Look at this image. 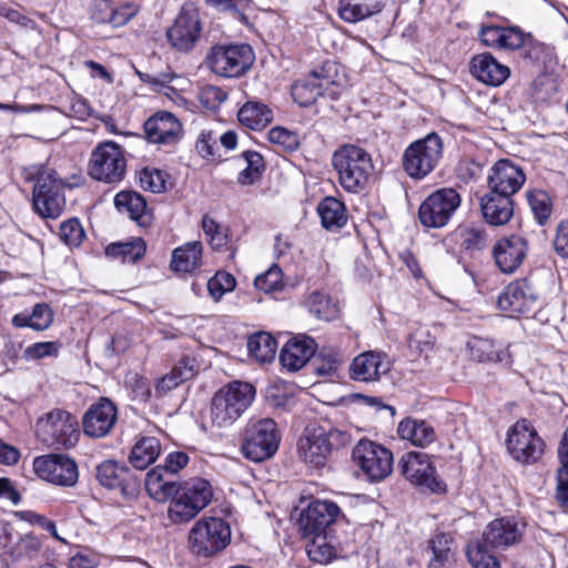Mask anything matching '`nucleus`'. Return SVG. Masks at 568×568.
<instances>
[{"label": "nucleus", "instance_id": "f257e3e1", "mask_svg": "<svg viewBox=\"0 0 568 568\" xmlns=\"http://www.w3.org/2000/svg\"><path fill=\"white\" fill-rule=\"evenodd\" d=\"M332 165L337 172L339 185L348 193L364 191L374 172L371 154L353 144L338 148L332 156Z\"/></svg>", "mask_w": 568, "mask_h": 568}, {"label": "nucleus", "instance_id": "f03ea898", "mask_svg": "<svg viewBox=\"0 0 568 568\" xmlns=\"http://www.w3.org/2000/svg\"><path fill=\"white\" fill-rule=\"evenodd\" d=\"M37 439L48 448L71 449L80 438L77 417L63 408H52L40 415L34 424Z\"/></svg>", "mask_w": 568, "mask_h": 568}, {"label": "nucleus", "instance_id": "7ed1b4c3", "mask_svg": "<svg viewBox=\"0 0 568 568\" xmlns=\"http://www.w3.org/2000/svg\"><path fill=\"white\" fill-rule=\"evenodd\" d=\"M145 489L150 497L158 501L169 500L172 494H181L185 500L204 509L212 500L213 490L210 483L202 478H193L183 484H176L163 478L161 469H151L145 477Z\"/></svg>", "mask_w": 568, "mask_h": 568}, {"label": "nucleus", "instance_id": "20e7f679", "mask_svg": "<svg viewBox=\"0 0 568 568\" xmlns=\"http://www.w3.org/2000/svg\"><path fill=\"white\" fill-rule=\"evenodd\" d=\"M231 527L220 517L197 519L187 534V549L197 558H212L231 542Z\"/></svg>", "mask_w": 568, "mask_h": 568}, {"label": "nucleus", "instance_id": "39448f33", "mask_svg": "<svg viewBox=\"0 0 568 568\" xmlns=\"http://www.w3.org/2000/svg\"><path fill=\"white\" fill-rule=\"evenodd\" d=\"M254 387L246 382H233L219 389L211 402V422L219 428L233 425L252 404Z\"/></svg>", "mask_w": 568, "mask_h": 568}, {"label": "nucleus", "instance_id": "423d86ee", "mask_svg": "<svg viewBox=\"0 0 568 568\" xmlns=\"http://www.w3.org/2000/svg\"><path fill=\"white\" fill-rule=\"evenodd\" d=\"M443 150V140L434 132L410 143L402 158L404 171L415 180L424 179L438 165Z\"/></svg>", "mask_w": 568, "mask_h": 568}, {"label": "nucleus", "instance_id": "0eeeda50", "mask_svg": "<svg viewBox=\"0 0 568 568\" xmlns=\"http://www.w3.org/2000/svg\"><path fill=\"white\" fill-rule=\"evenodd\" d=\"M348 442L349 435L336 428L306 429V434L298 440V454L306 463L321 467L333 449L344 447Z\"/></svg>", "mask_w": 568, "mask_h": 568}, {"label": "nucleus", "instance_id": "6e6552de", "mask_svg": "<svg viewBox=\"0 0 568 568\" xmlns=\"http://www.w3.org/2000/svg\"><path fill=\"white\" fill-rule=\"evenodd\" d=\"M280 435L271 418L260 419L248 426L242 444L243 455L255 463L272 457L278 449Z\"/></svg>", "mask_w": 568, "mask_h": 568}, {"label": "nucleus", "instance_id": "1a4fd4ad", "mask_svg": "<svg viewBox=\"0 0 568 568\" xmlns=\"http://www.w3.org/2000/svg\"><path fill=\"white\" fill-rule=\"evenodd\" d=\"M254 62L250 45H216L206 57L207 67L217 75L235 78L242 75Z\"/></svg>", "mask_w": 568, "mask_h": 568}, {"label": "nucleus", "instance_id": "9d476101", "mask_svg": "<svg viewBox=\"0 0 568 568\" xmlns=\"http://www.w3.org/2000/svg\"><path fill=\"white\" fill-rule=\"evenodd\" d=\"M126 161L123 150L113 141L100 143L92 152L89 174L105 183H118L125 174Z\"/></svg>", "mask_w": 568, "mask_h": 568}, {"label": "nucleus", "instance_id": "9b49d317", "mask_svg": "<svg viewBox=\"0 0 568 568\" xmlns=\"http://www.w3.org/2000/svg\"><path fill=\"white\" fill-rule=\"evenodd\" d=\"M462 199L452 187L439 189L429 194L420 204L418 219L425 227L440 229L448 224L460 206Z\"/></svg>", "mask_w": 568, "mask_h": 568}, {"label": "nucleus", "instance_id": "f8f14e48", "mask_svg": "<svg viewBox=\"0 0 568 568\" xmlns=\"http://www.w3.org/2000/svg\"><path fill=\"white\" fill-rule=\"evenodd\" d=\"M354 463L371 481H381L393 470V454L368 439L359 440L352 453Z\"/></svg>", "mask_w": 568, "mask_h": 568}, {"label": "nucleus", "instance_id": "ddd939ff", "mask_svg": "<svg viewBox=\"0 0 568 568\" xmlns=\"http://www.w3.org/2000/svg\"><path fill=\"white\" fill-rule=\"evenodd\" d=\"M399 468L403 476L424 491L442 493L445 484L439 480L430 457L420 452H409L402 456Z\"/></svg>", "mask_w": 568, "mask_h": 568}, {"label": "nucleus", "instance_id": "4468645a", "mask_svg": "<svg viewBox=\"0 0 568 568\" xmlns=\"http://www.w3.org/2000/svg\"><path fill=\"white\" fill-rule=\"evenodd\" d=\"M507 449L523 464L537 462L544 454L545 443L526 419L518 420L508 432Z\"/></svg>", "mask_w": 568, "mask_h": 568}, {"label": "nucleus", "instance_id": "2eb2a0df", "mask_svg": "<svg viewBox=\"0 0 568 568\" xmlns=\"http://www.w3.org/2000/svg\"><path fill=\"white\" fill-rule=\"evenodd\" d=\"M33 470L39 478L63 487L74 486L79 478L77 463L63 454L37 457L33 460Z\"/></svg>", "mask_w": 568, "mask_h": 568}, {"label": "nucleus", "instance_id": "dca6fc26", "mask_svg": "<svg viewBox=\"0 0 568 568\" xmlns=\"http://www.w3.org/2000/svg\"><path fill=\"white\" fill-rule=\"evenodd\" d=\"M95 477L108 489H119L124 497L139 493L140 481L129 467L114 460H104L97 466Z\"/></svg>", "mask_w": 568, "mask_h": 568}, {"label": "nucleus", "instance_id": "f3484780", "mask_svg": "<svg viewBox=\"0 0 568 568\" xmlns=\"http://www.w3.org/2000/svg\"><path fill=\"white\" fill-rule=\"evenodd\" d=\"M338 514L339 508L333 501H312L300 515V530L305 538L315 534H325L326 529L336 520Z\"/></svg>", "mask_w": 568, "mask_h": 568}, {"label": "nucleus", "instance_id": "a211bd4d", "mask_svg": "<svg viewBox=\"0 0 568 568\" xmlns=\"http://www.w3.org/2000/svg\"><path fill=\"white\" fill-rule=\"evenodd\" d=\"M526 181L523 169L508 159L497 161L487 176L489 191L511 196Z\"/></svg>", "mask_w": 568, "mask_h": 568}, {"label": "nucleus", "instance_id": "6ab92c4d", "mask_svg": "<svg viewBox=\"0 0 568 568\" xmlns=\"http://www.w3.org/2000/svg\"><path fill=\"white\" fill-rule=\"evenodd\" d=\"M536 294L527 280H518L508 284L498 297V307L517 316L529 313L536 304Z\"/></svg>", "mask_w": 568, "mask_h": 568}, {"label": "nucleus", "instance_id": "aec40b11", "mask_svg": "<svg viewBox=\"0 0 568 568\" xmlns=\"http://www.w3.org/2000/svg\"><path fill=\"white\" fill-rule=\"evenodd\" d=\"M528 251L526 239L510 235L499 239L493 247V256L498 268L506 274L514 273L524 262Z\"/></svg>", "mask_w": 568, "mask_h": 568}, {"label": "nucleus", "instance_id": "412c9836", "mask_svg": "<svg viewBox=\"0 0 568 568\" xmlns=\"http://www.w3.org/2000/svg\"><path fill=\"white\" fill-rule=\"evenodd\" d=\"M526 525L514 517H501L490 521L483 531L481 539L493 548L506 549L518 544Z\"/></svg>", "mask_w": 568, "mask_h": 568}, {"label": "nucleus", "instance_id": "4be33fe9", "mask_svg": "<svg viewBox=\"0 0 568 568\" xmlns=\"http://www.w3.org/2000/svg\"><path fill=\"white\" fill-rule=\"evenodd\" d=\"M116 422V407L108 398H101L83 416V432L93 438L104 437Z\"/></svg>", "mask_w": 568, "mask_h": 568}, {"label": "nucleus", "instance_id": "5701e85b", "mask_svg": "<svg viewBox=\"0 0 568 568\" xmlns=\"http://www.w3.org/2000/svg\"><path fill=\"white\" fill-rule=\"evenodd\" d=\"M390 364L386 359V355L367 351L357 355L349 365V376L357 382L371 383L379 381V378L388 373Z\"/></svg>", "mask_w": 568, "mask_h": 568}, {"label": "nucleus", "instance_id": "b1692460", "mask_svg": "<svg viewBox=\"0 0 568 568\" xmlns=\"http://www.w3.org/2000/svg\"><path fill=\"white\" fill-rule=\"evenodd\" d=\"M201 23L196 11H182L168 30L170 43L181 51L190 50L197 41Z\"/></svg>", "mask_w": 568, "mask_h": 568}, {"label": "nucleus", "instance_id": "393cba45", "mask_svg": "<svg viewBox=\"0 0 568 568\" xmlns=\"http://www.w3.org/2000/svg\"><path fill=\"white\" fill-rule=\"evenodd\" d=\"M317 348L316 342L306 335H297L286 342L280 353V362L288 372L304 367Z\"/></svg>", "mask_w": 568, "mask_h": 568}, {"label": "nucleus", "instance_id": "a878e982", "mask_svg": "<svg viewBox=\"0 0 568 568\" xmlns=\"http://www.w3.org/2000/svg\"><path fill=\"white\" fill-rule=\"evenodd\" d=\"M182 125L174 114L158 112L144 123V133L149 142L171 144L178 141Z\"/></svg>", "mask_w": 568, "mask_h": 568}, {"label": "nucleus", "instance_id": "bb28decb", "mask_svg": "<svg viewBox=\"0 0 568 568\" xmlns=\"http://www.w3.org/2000/svg\"><path fill=\"white\" fill-rule=\"evenodd\" d=\"M470 72L478 81L491 87L501 85L510 75V69L490 53L475 55L470 61Z\"/></svg>", "mask_w": 568, "mask_h": 568}, {"label": "nucleus", "instance_id": "cd10ccee", "mask_svg": "<svg viewBox=\"0 0 568 568\" xmlns=\"http://www.w3.org/2000/svg\"><path fill=\"white\" fill-rule=\"evenodd\" d=\"M480 211L487 223L495 226L505 225L514 214L513 197L493 191L480 197Z\"/></svg>", "mask_w": 568, "mask_h": 568}, {"label": "nucleus", "instance_id": "c85d7f7f", "mask_svg": "<svg viewBox=\"0 0 568 568\" xmlns=\"http://www.w3.org/2000/svg\"><path fill=\"white\" fill-rule=\"evenodd\" d=\"M481 42L491 48L516 50L523 47L524 33L517 28L485 26L479 31Z\"/></svg>", "mask_w": 568, "mask_h": 568}, {"label": "nucleus", "instance_id": "c756f323", "mask_svg": "<svg viewBox=\"0 0 568 568\" xmlns=\"http://www.w3.org/2000/svg\"><path fill=\"white\" fill-rule=\"evenodd\" d=\"M196 374V362L185 356L181 358L171 369L155 382L154 390L156 397H163L180 384L191 379Z\"/></svg>", "mask_w": 568, "mask_h": 568}, {"label": "nucleus", "instance_id": "7c9ffc66", "mask_svg": "<svg viewBox=\"0 0 568 568\" xmlns=\"http://www.w3.org/2000/svg\"><path fill=\"white\" fill-rule=\"evenodd\" d=\"M332 81L322 75L318 71H313L307 78L296 81L291 89L292 98L301 106H308L323 94V89Z\"/></svg>", "mask_w": 568, "mask_h": 568}, {"label": "nucleus", "instance_id": "2f4dec72", "mask_svg": "<svg viewBox=\"0 0 568 568\" xmlns=\"http://www.w3.org/2000/svg\"><path fill=\"white\" fill-rule=\"evenodd\" d=\"M114 204L119 212L128 214L139 226L145 227L151 223V214L141 194L133 191L119 192L114 197Z\"/></svg>", "mask_w": 568, "mask_h": 568}, {"label": "nucleus", "instance_id": "473e14b6", "mask_svg": "<svg viewBox=\"0 0 568 568\" xmlns=\"http://www.w3.org/2000/svg\"><path fill=\"white\" fill-rule=\"evenodd\" d=\"M397 433L402 439L409 440L418 447H426L436 439L434 427L420 419H403L397 427Z\"/></svg>", "mask_w": 568, "mask_h": 568}, {"label": "nucleus", "instance_id": "72a5a7b5", "mask_svg": "<svg viewBox=\"0 0 568 568\" xmlns=\"http://www.w3.org/2000/svg\"><path fill=\"white\" fill-rule=\"evenodd\" d=\"M202 243L194 241L172 252L171 268L174 272L191 273L201 265Z\"/></svg>", "mask_w": 568, "mask_h": 568}, {"label": "nucleus", "instance_id": "f704fd0d", "mask_svg": "<svg viewBox=\"0 0 568 568\" xmlns=\"http://www.w3.org/2000/svg\"><path fill=\"white\" fill-rule=\"evenodd\" d=\"M161 453V444L156 437H141L132 447L130 463L134 468L143 470L153 464Z\"/></svg>", "mask_w": 568, "mask_h": 568}, {"label": "nucleus", "instance_id": "c9c22d12", "mask_svg": "<svg viewBox=\"0 0 568 568\" xmlns=\"http://www.w3.org/2000/svg\"><path fill=\"white\" fill-rule=\"evenodd\" d=\"M237 118L244 126L262 130L272 121L273 113L266 104L248 101L239 110Z\"/></svg>", "mask_w": 568, "mask_h": 568}, {"label": "nucleus", "instance_id": "e433bc0d", "mask_svg": "<svg viewBox=\"0 0 568 568\" xmlns=\"http://www.w3.org/2000/svg\"><path fill=\"white\" fill-rule=\"evenodd\" d=\"M276 349V339L270 333L257 332L247 339L250 356L261 364L271 363L275 358Z\"/></svg>", "mask_w": 568, "mask_h": 568}, {"label": "nucleus", "instance_id": "4c0bfd02", "mask_svg": "<svg viewBox=\"0 0 568 568\" xmlns=\"http://www.w3.org/2000/svg\"><path fill=\"white\" fill-rule=\"evenodd\" d=\"M41 187L38 186L37 193L32 194L33 207L42 217L55 219L60 216L65 206L63 190H51L50 193L39 195Z\"/></svg>", "mask_w": 568, "mask_h": 568}, {"label": "nucleus", "instance_id": "58836bf2", "mask_svg": "<svg viewBox=\"0 0 568 568\" xmlns=\"http://www.w3.org/2000/svg\"><path fill=\"white\" fill-rule=\"evenodd\" d=\"M317 213L325 229L343 227L347 222L344 203L333 196H327L318 203Z\"/></svg>", "mask_w": 568, "mask_h": 568}, {"label": "nucleus", "instance_id": "ea45409f", "mask_svg": "<svg viewBox=\"0 0 568 568\" xmlns=\"http://www.w3.org/2000/svg\"><path fill=\"white\" fill-rule=\"evenodd\" d=\"M42 548L41 540L33 534L19 536L16 541H11L7 550V556L12 561L33 560Z\"/></svg>", "mask_w": 568, "mask_h": 568}, {"label": "nucleus", "instance_id": "a19ab883", "mask_svg": "<svg viewBox=\"0 0 568 568\" xmlns=\"http://www.w3.org/2000/svg\"><path fill=\"white\" fill-rule=\"evenodd\" d=\"M145 253V243L141 237L126 242L111 243L105 247L108 257L120 260L122 263H134Z\"/></svg>", "mask_w": 568, "mask_h": 568}, {"label": "nucleus", "instance_id": "79ce46f5", "mask_svg": "<svg viewBox=\"0 0 568 568\" xmlns=\"http://www.w3.org/2000/svg\"><path fill=\"white\" fill-rule=\"evenodd\" d=\"M496 549L480 538L468 545L467 557L474 568H500V561L494 554Z\"/></svg>", "mask_w": 568, "mask_h": 568}, {"label": "nucleus", "instance_id": "37998d69", "mask_svg": "<svg viewBox=\"0 0 568 568\" xmlns=\"http://www.w3.org/2000/svg\"><path fill=\"white\" fill-rule=\"evenodd\" d=\"M26 180L34 181L33 192L37 193L38 186L41 187V193L39 195H43L51 192L53 190H63V184L60 179L57 178V173L54 170L45 166H31L26 171Z\"/></svg>", "mask_w": 568, "mask_h": 568}, {"label": "nucleus", "instance_id": "c03bdc74", "mask_svg": "<svg viewBox=\"0 0 568 568\" xmlns=\"http://www.w3.org/2000/svg\"><path fill=\"white\" fill-rule=\"evenodd\" d=\"M311 537V541L306 545L308 558L322 565L331 562L336 557V549L328 540L326 532L315 534Z\"/></svg>", "mask_w": 568, "mask_h": 568}, {"label": "nucleus", "instance_id": "a18cd8bd", "mask_svg": "<svg viewBox=\"0 0 568 568\" xmlns=\"http://www.w3.org/2000/svg\"><path fill=\"white\" fill-rule=\"evenodd\" d=\"M170 505L168 516L172 524H185L193 519L202 509L196 505L189 503L176 491L169 498Z\"/></svg>", "mask_w": 568, "mask_h": 568}, {"label": "nucleus", "instance_id": "49530a36", "mask_svg": "<svg viewBox=\"0 0 568 568\" xmlns=\"http://www.w3.org/2000/svg\"><path fill=\"white\" fill-rule=\"evenodd\" d=\"M468 345L473 355L479 361L508 363L509 354L507 351L497 348L491 339L475 337Z\"/></svg>", "mask_w": 568, "mask_h": 568}, {"label": "nucleus", "instance_id": "de8ad7c7", "mask_svg": "<svg viewBox=\"0 0 568 568\" xmlns=\"http://www.w3.org/2000/svg\"><path fill=\"white\" fill-rule=\"evenodd\" d=\"M307 306L318 320L332 321L337 317L338 306L327 295L313 292L307 300Z\"/></svg>", "mask_w": 568, "mask_h": 568}, {"label": "nucleus", "instance_id": "09e8293b", "mask_svg": "<svg viewBox=\"0 0 568 568\" xmlns=\"http://www.w3.org/2000/svg\"><path fill=\"white\" fill-rule=\"evenodd\" d=\"M242 158L246 166L240 172L237 181L243 185L253 184L264 169L263 158L255 151H245L242 153Z\"/></svg>", "mask_w": 568, "mask_h": 568}, {"label": "nucleus", "instance_id": "8fccbe9b", "mask_svg": "<svg viewBox=\"0 0 568 568\" xmlns=\"http://www.w3.org/2000/svg\"><path fill=\"white\" fill-rule=\"evenodd\" d=\"M527 200L535 219L540 225H544L552 211L548 193L541 190L530 191L527 193Z\"/></svg>", "mask_w": 568, "mask_h": 568}, {"label": "nucleus", "instance_id": "3c124183", "mask_svg": "<svg viewBox=\"0 0 568 568\" xmlns=\"http://www.w3.org/2000/svg\"><path fill=\"white\" fill-rule=\"evenodd\" d=\"M452 538L449 535L440 532L429 541V547L433 551V559L429 568H438L445 561H448L452 555L450 549Z\"/></svg>", "mask_w": 568, "mask_h": 568}, {"label": "nucleus", "instance_id": "603ef678", "mask_svg": "<svg viewBox=\"0 0 568 568\" xmlns=\"http://www.w3.org/2000/svg\"><path fill=\"white\" fill-rule=\"evenodd\" d=\"M59 237L65 245L77 247L83 242L85 232L78 219H69L61 223Z\"/></svg>", "mask_w": 568, "mask_h": 568}, {"label": "nucleus", "instance_id": "864d4df0", "mask_svg": "<svg viewBox=\"0 0 568 568\" xmlns=\"http://www.w3.org/2000/svg\"><path fill=\"white\" fill-rule=\"evenodd\" d=\"M436 337L426 325H418L408 336V347L417 353L433 349Z\"/></svg>", "mask_w": 568, "mask_h": 568}, {"label": "nucleus", "instance_id": "5fc2aeb1", "mask_svg": "<svg viewBox=\"0 0 568 568\" xmlns=\"http://www.w3.org/2000/svg\"><path fill=\"white\" fill-rule=\"evenodd\" d=\"M462 246L467 251H480L486 246V233L477 226H464L458 231Z\"/></svg>", "mask_w": 568, "mask_h": 568}, {"label": "nucleus", "instance_id": "6e6d98bb", "mask_svg": "<svg viewBox=\"0 0 568 568\" xmlns=\"http://www.w3.org/2000/svg\"><path fill=\"white\" fill-rule=\"evenodd\" d=\"M254 285L264 293L278 291L283 285V275L278 266H271L265 273L256 276Z\"/></svg>", "mask_w": 568, "mask_h": 568}, {"label": "nucleus", "instance_id": "4d7b16f0", "mask_svg": "<svg viewBox=\"0 0 568 568\" xmlns=\"http://www.w3.org/2000/svg\"><path fill=\"white\" fill-rule=\"evenodd\" d=\"M202 229L212 248L219 250L226 244L227 236L225 231L207 214L202 217Z\"/></svg>", "mask_w": 568, "mask_h": 568}, {"label": "nucleus", "instance_id": "13d9d810", "mask_svg": "<svg viewBox=\"0 0 568 568\" xmlns=\"http://www.w3.org/2000/svg\"><path fill=\"white\" fill-rule=\"evenodd\" d=\"M378 11V9H376ZM375 10H372L368 6L362 3H351L345 0L341 1L339 17L349 23H355L367 17H371Z\"/></svg>", "mask_w": 568, "mask_h": 568}, {"label": "nucleus", "instance_id": "bf43d9fd", "mask_svg": "<svg viewBox=\"0 0 568 568\" xmlns=\"http://www.w3.org/2000/svg\"><path fill=\"white\" fill-rule=\"evenodd\" d=\"M235 278L225 272H217L207 282V290L214 300H220L226 292L233 291Z\"/></svg>", "mask_w": 568, "mask_h": 568}, {"label": "nucleus", "instance_id": "052dcab7", "mask_svg": "<svg viewBox=\"0 0 568 568\" xmlns=\"http://www.w3.org/2000/svg\"><path fill=\"white\" fill-rule=\"evenodd\" d=\"M267 138L271 143L280 145L286 151H294L300 144L297 134L282 126L271 129Z\"/></svg>", "mask_w": 568, "mask_h": 568}, {"label": "nucleus", "instance_id": "680f3d73", "mask_svg": "<svg viewBox=\"0 0 568 568\" xmlns=\"http://www.w3.org/2000/svg\"><path fill=\"white\" fill-rule=\"evenodd\" d=\"M31 321V328L34 331H44L53 322V312L45 303L34 305L32 313L28 317Z\"/></svg>", "mask_w": 568, "mask_h": 568}, {"label": "nucleus", "instance_id": "e2e57ef3", "mask_svg": "<svg viewBox=\"0 0 568 568\" xmlns=\"http://www.w3.org/2000/svg\"><path fill=\"white\" fill-rule=\"evenodd\" d=\"M139 181L143 190L151 191L152 193H160L165 189L164 175L159 170H142Z\"/></svg>", "mask_w": 568, "mask_h": 568}, {"label": "nucleus", "instance_id": "0e129e2a", "mask_svg": "<svg viewBox=\"0 0 568 568\" xmlns=\"http://www.w3.org/2000/svg\"><path fill=\"white\" fill-rule=\"evenodd\" d=\"M189 463V456L183 452L170 453L165 457L163 466H158L154 469H161L163 478L169 479V475H174Z\"/></svg>", "mask_w": 568, "mask_h": 568}, {"label": "nucleus", "instance_id": "69168bd1", "mask_svg": "<svg viewBox=\"0 0 568 568\" xmlns=\"http://www.w3.org/2000/svg\"><path fill=\"white\" fill-rule=\"evenodd\" d=\"M138 8L132 3H125L119 7H111V14L109 23L113 28H119L126 24L135 14Z\"/></svg>", "mask_w": 568, "mask_h": 568}, {"label": "nucleus", "instance_id": "338daca9", "mask_svg": "<svg viewBox=\"0 0 568 568\" xmlns=\"http://www.w3.org/2000/svg\"><path fill=\"white\" fill-rule=\"evenodd\" d=\"M59 344L55 342H40L30 345L26 349V355L32 359H39L45 356H57Z\"/></svg>", "mask_w": 568, "mask_h": 568}, {"label": "nucleus", "instance_id": "774afa93", "mask_svg": "<svg viewBox=\"0 0 568 568\" xmlns=\"http://www.w3.org/2000/svg\"><path fill=\"white\" fill-rule=\"evenodd\" d=\"M554 248L561 257H568V220L560 222L557 226Z\"/></svg>", "mask_w": 568, "mask_h": 568}]
</instances>
